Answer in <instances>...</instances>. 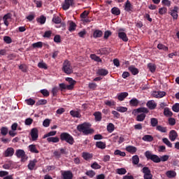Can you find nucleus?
Segmentation results:
<instances>
[{"instance_id": "obj_56", "label": "nucleus", "mask_w": 179, "mask_h": 179, "mask_svg": "<svg viewBox=\"0 0 179 179\" xmlns=\"http://www.w3.org/2000/svg\"><path fill=\"white\" fill-rule=\"evenodd\" d=\"M3 41L6 44H10L12 43V38H10V36H3Z\"/></svg>"}, {"instance_id": "obj_18", "label": "nucleus", "mask_w": 179, "mask_h": 179, "mask_svg": "<svg viewBox=\"0 0 179 179\" xmlns=\"http://www.w3.org/2000/svg\"><path fill=\"white\" fill-rule=\"evenodd\" d=\"M11 18H12V14H10V13H8L4 15V16L3 17V20L4 22L5 26H9V22L8 20H9V19H11Z\"/></svg>"}, {"instance_id": "obj_30", "label": "nucleus", "mask_w": 179, "mask_h": 179, "mask_svg": "<svg viewBox=\"0 0 179 179\" xmlns=\"http://www.w3.org/2000/svg\"><path fill=\"white\" fill-rule=\"evenodd\" d=\"M83 157L84 160H90V159H92L93 155L89 153V152H83Z\"/></svg>"}, {"instance_id": "obj_28", "label": "nucleus", "mask_w": 179, "mask_h": 179, "mask_svg": "<svg viewBox=\"0 0 179 179\" xmlns=\"http://www.w3.org/2000/svg\"><path fill=\"white\" fill-rule=\"evenodd\" d=\"M148 68L149 71H150V72H152V73H155V72H156V64H155L153 63H149L148 64Z\"/></svg>"}, {"instance_id": "obj_6", "label": "nucleus", "mask_w": 179, "mask_h": 179, "mask_svg": "<svg viewBox=\"0 0 179 179\" xmlns=\"http://www.w3.org/2000/svg\"><path fill=\"white\" fill-rule=\"evenodd\" d=\"M15 156L18 159H21V162H25L28 159L27 155H26V152L23 150H17L15 152Z\"/></svg>"}, {"instance_id": "obj_49", "label": "nucleus", "mask_w": 179, "mask_h": 179, "mask_svg": "<svg viewBox=\"0 0 179 179\" xmlns=\"http://www.w3.org/2000/svg\"><path fill=\"white\" fill-rule=\"evenodd\" d=\"M146 118V115L145 113H141L136 117V121L142 122Z\"/></svg>"}, {"instance_id": "obj_7", "label": "nucleus", "mask_w": 179, "mask_h": 179, "mask_svg": "<svg viewBox=\"0 0 179 179\" xmlns=\"http://www.w3.org/2000/svg\"><path fill=\"white\" fill-rule=\"evenodd\" d=\"M125 29H120L118 30V37L120 40H122V41H124V43H127L128 41V36H127V34L125 32Z\"/></svg>"}, {"instance_id": "obj_17", "label": "nucleus", "mask_w": 179, "mask_h": 179, "mask_svg": "<svg viewBox=\"0 0 179 179\" xmlns=\"http://www.w3.org/2000/svg\"><path fill=\"white\" fill-rule=\"evenodd\" d=\"M146 106L150 110H155L157 107V103L154 100H151L147 102Z\"/></svg>"}, {"instance_id": "obj_39", "label": "nucleus", "mask_w": 179, "mask_h": 179, "mask_svg": "<svg viewBox=\"0 0 179 179\" xmlns=\"http://www.w3.org/2000/svg\"><path fill=\"white\" fill-rule=\"evenodd\" d=\"M133 113H149V110L146 108H138L134 110Z\"/></svg>"}, {"instance_id": "obj_59", "label": "nucleus", "mask_w": 179, "mask_h": 179, "mask_svg": "<svg viewBox=\"0 0 179 179\" xmlns=\"http://www.w3.org/2000/svg\"><path fill=\"white\" fill-rule=\"evenodd\" d=\"M95 121H101V113H94Z\"/></svg>"}, {"instance_id": "obj_4", "label": "nucleus", "mask_w": 179, "mask_h": 179, "mask_svg": "<svg viewBox=\"0 0 179 179\" xmlns=\"http://www.w3.org/2000/svg\"><path fill=\"white\" fill-rule=\"evenodd\" d=\"M145 157H146L147 160H151L154 163H160L162 159L159 157L157 155L152 154V152L148 150L144 154Z\"/></svg>"}, {"instance_id": "obj_46", "label": "nucleus", "mask_w": 179, "mask_h": 179, "mask_svg": "<svg viewBox=\"0 0 179 179\" xmlns=\"http://www.w3.org/2000/svg\"><path fill=\"white\" fill-rule=\"evenodd\" d=\"M150 124H151V127H157V124H159V120H157V119L152 117L150 119Z\"/></svg>"}, {"instance_id": "obj_36", "label": "nucleus", "mask_w": 179, "mask_h": 179, "mask_svg": "<svg viewBox=\"0 0 179 179\" xmlns=\"http://www.w3.org/2000/svg\"><path fill=\"white\" fill-rule=\"evenodd\" d=\"M47 18L44 15H41L39 18L36 19V22H38V23H40V24H44Z\"/></svg>"}, {"instance_id": "obj_19", "label": "nucleus", "mask_w": 179, "mask_h": 179, "mask_svg": "<svg viewBox=\"0 0 179 179\" xmlns=\"http://www.w3.org/2000/svg\"><path fill=\"white\" fill-rule=\"evenodd\" d=\"M96 73L99 75V76H107L108 71L106 69H99L96 71Z\"/></svg>"}, {"instance_id": "obj_54", "label": "nucleus", "mask_w": 179, "mask_h": 179, "mask_svg": "<svg viewBox=\"0 0 179 179\" xmlns=\"http://www.w3.org/2000/svg\"><path fill=\"white\" fill-rule=\"evenodd\" d=\"M40 93H41L44 97H48V96H50V92L46 89L41 90Z\"/></svg>"}, {"instance_id": "obj_21", "label": "nucleus", "mask_w": 179, "mask_h": 179, "mask_svg": "<svg viewBox=\"0 0 179 179\" xmlns=\"http://www.w3.org/2000/svg\"><path fill=\"white\" fill-rule=\"evenodd\" d=\"M129 105L131 107H138L139 105V100H138L136 98H133L129 101Z\"/></svg>"}, {"instance_id": "obj_60", "label": "nucleus", "mask_w": 179, "mask_h": 179, "mask_svg": "<svg viewBox=\"0 0 179 179\" xmlns=\"http://www.w3.org/2000/svg\"><path fill=\"white\" fill-rule=\"evenodd\" d=\"M172 110L174 113H179V103H176L172 106Z\"/></svg>"}, {"instance_id": "obj_27", "label": "nucleus", "mask_w": 179, "mask_h": 179, "mask_svg": "<svg viewBox=\"0 0 179 179\" xmlns=\"http://www.w3.org/2000/svg\"><path fill=\"white\" fill-rule=\"evenodd\" d=\"M47 141L52 143H58L59 142V138L58 137H48Z\"/></svg>"}, {"instance_id": "obj_51", "label": "nucleus", "mask_w": 179, "mask_h": 179, "mask_svg": "<svg viewBox=\"0 0 179 179\" xmlns=\"http://www.w3.org/2000/svg\"><path fill=\"white\" fill-rule=\"evenodd\" d=\"M58 92H59V88L58 87H55L52 90V94L53 97H55L58 94Z\"/></svg>"}, {"instance_id": "obj_41", "label": "nucleus", "mask_w": 179, "mask_h": 179, "mask_svg": "<svg viewBox=\"0 0 179 179\" xmlns=\"http://www.w3.org/2000/svg\"><path fill=\"white\" fill-rule=\"evenodd\" d=\"M90 58L92 59L96 62H103V60H101V59L99 56H97L94 54L91 55Z\"/></svg>"}, {"instance_id": "obj_52", "label": "nucleus", "mask_w": 179, "mask_h": 179, "mask_svg": "<svg viewBox=\"0 0 179 179\" xmlns=\"http://www.w3.org/2000/svg\"><path fill=\"white\" fill-rule=\"evenodd\" d=\"M88 87L91 90H96V89H97V84H96V83H90Z\"/></svg>"}, {"instance_id": "obj_16", "label": "nucleus", "mask_w": 179, "mask_h": 179, "mask_svg": "<svg viewBox=\"0 0 179 179\" xmlns=\"http://www.w3.org/2000/svg\"><path fill=\"white\" fill-rule=\"evenodd\" d=\"M170 15L173 17V19L178 18V7L174 6L173 9L171 10Z\"/></svg>"}, {"instance_id": "obj_47", "label": "nucleus", "mask_w": 179, "mask_h": 179, "mask_svg": "<svg viewBox=\"0 0 179 179\" xmlns=\"http://www.w3.org/2000/svg\"><path fill=\"white\" fill-rule=\"evenodd\" d=\"M158 50H162L163 51H169V47L163 45V43H159L157 45Z\"/></svg>"}, {"instance_id": "obj_31", "label": "nucleus", "mask_w": 179, "mask_h": 179, "mask_svg": "<svg viewBox=\"0 0 179 179\" xmlns=\"http://www.w3.org/2000/svg\"><path fill=\"white\" fill-rule=\"evenodd\" d=\"M126 150L129 152V153H136L138 149H136V147L129 145L126 148Z\"/></svg>"}, {"instance_id": "obj_43", "label": "nucleus", "mask_w": 179, "mask_h": 179, "mask_svg": "<svg viewBox=\"0 0 179 179\" xmlns=\"http://www.w3.org/2000/svg\"><path fill=\"white\" fill-rule=\"evenodd\" d=\"M69 30L70 31H75V30H76V24L73 22H71L69 23Z\"/></svg>"}, {"instance_id": "obj_32", "label": "nucleus", "mask_w": 179, "mask_h": 179, "mask_svg": "<svg viewBox=\"0 0 179 179\" xmlns=\"http://www.w3.org/2000/svg\"><path fill=\"white\" fill-rule=\"evenodd\" d=\"M177 176V173L174 171H168L166 172V177L169 178H174Z\"/></svg>"}, {"instance_id": "obj_10", "label": "nucleus", "mask_w": 179, "mask_h": 179, "mask_svg": "<svg viewBox=\"0 0 179 179\" xmlns=\"http://www.w3.org/2000/svg\"><path fill=\"white\" fill-rule=\"evenodd\" d=\"M15 155V149L13 148H8L3 152L4 157H12Z\"/></svg>"}, {"instance_id": "obj_24", "label": "nucleus", "mask_w": 179, "mask_h": 179, "mask_svg": "<svg viewBox=\"0 0 179 179\" xmlns=\"http://www.w3.org/2000/svg\"><path fill=\"white\" fill-rule=\"evenodd\" d=\"M29 152H31V153H40V151L37 150V147L36 146V145H33V144L29 145Z\"/></svg>"}, {"instance_id": "obj_44", "label": "nucleus", "mask_w": 179, "mask_h": 179, "mask_svg": "<svg viewBox=\"0 0 179 179\" xmlns=\"http://www.w3.org/2000/svg\"><path fill=\"white\" fill-rule=\"evenodd\" d=\"M162 142H164V143H165V145H166V146H168V148H173V143H171V142H170L169 138H164L162 139Z\"/></svg>"}, {"instance_id": "obj_26", "label": "nucleus", "mask_w": 179, "mask_h": 179, "mask_svg": "<svg viewBox=\"0 0 179 179\" xmlns=\"http://www.w3.org/2000/svg\"><path fill=\"white\" fill-rule=\"evenodd\" d=\"M36 163H37V159L30 161L28 164V169L29 170H34V167H36Z\"/></svg>"}, {"instance_id": "obj_22", "label": "nucleus", "mask_w": 179, "mask_h": 179, "mask_svg": "<svg viewBox=\"0 0 179 179\" xmlns=\"http://www.w3.org/2000/svg\"><path fill=\"white\" fill-rule=\"evenodd\" d=\"M126 97H128V92H121L117 95V99L120 101H124Z\"/></svg>"}, {"instance_id": "obj_11", "label": "nucleus", "mask_w": 179, "mask_h": 179, "mask_svg": "<svg viewBox=\"0 0 179 179\" xmlns=\"http://www.w3.org/2000/svg\"><path fill=\"white\" fill-rule=\"evenodd\" d=\"M32 141H37L38 139V129L37 128H33L30 133Z\"/></svg>"}, {"instance_id": "obj_55", "label": "nucleus", "mask_w": 179, "mask_h": 179, "mask_svg": "<svg viewBox=\"0 0 179 179\" xmlns=\"http://www.w3.org/2000/svg\"><path fill=\"white\" fill-rule=\"evenodd\" d=\"M34 48H43V42H37L32 44Z\"/></svg>"}, {"instance_id": "obj_40", "label": "nucleus", "mask_w": 179, "mask_h": 179, "mask_svg": "<svg viewBox=\"0 0 179 179\" xmlns=\"http://www.w3.org/2000/svg\"><path fill=\"white\" fill-rule=\"evenodd\" d=\"M52 22H53V23H55V24H59L61 22H62V20L61 19V17L55 15L52 20Z\"/></svg>"}, {"instance_id": "obj_12", "label": "nucleus", "mask_w": 179, "mask_h": 179, "mask_svg": "<svg viewBox=\"0 0 179 179\" xmlns=\"http://www.w3.org/2000/svg\"><path fill=\"white\" fill-rule=\"evenodd\" d=\"M166 94V92L164 91H154L152 92L153 97H155L156 99H162V97H164Z\"/></svg>"}, {"instance_id": "obj_64", "label": "nucleus", "mask_w": 179, "mask_h": 179, "mask_svg": "<svg viewBox=\"0 0 179 179\" xmlns=\"http://www.w3.org/2000/svg\"><path fill=\"white\" fill-rule=\"evenodd\" d=\"M167 13V8L162 7L159 9V15H164V13Z\"/></svg>"}, {"instance_id": "obj_33", "label": "nucleus", "mask_w": 179, "mask_h": 179, "mask_svg": "<svg viewBox=\"0 0 179 179\" xmlns=\"http://www.w3.org/2000/svg\"><path fill=\"white\" fill-rule=\"evenodd\" d=\"M116 173L120 176H124V174H127V169H125V168H120L116 169Z\"/></svg>"}, {"instance_id": "obj_1", "label": "nucleus", "mask_w": 179, "mask_h": 179, "mask_svg": "<svg viewBox=\"0 0 179 179\" xmlns=\"http://www.w3.org/2000/svg\"><path fill=\"white\" fill-rule=\"evenodd\" d=\"M78 132H82L83 135H92L94 134V129L92 128V124L89 122H84L77 126Z\"/></svg>"}, {"instance_id": "obj_53", "label": "nucleus", "mask_w": 179, "mask_h": 179, "mask_svg": "<svg viewBox=\"0 0 179 179\" xmlns=\"http://www.w3.org/2000/svg\"><path fill=\"white\" fill-rule=\"evenodd\" d=\"M133 164H139V157L138 155H134L132 157Z\"/></svg>"}, {"instance_id": "obj_25", "label": "nucleus", "mask_w": 179, "mask_h": 179, "mask_svg": "<svg viewBox=\"0 0 179 179\" xmlns=\"http://www.w3.org/2000/svg\"><path fill=\"white\" fill-rule=\"evenodd\" d=\"M154 138L152 135H145L142 138V141H144V142H153Z\"/></svg>"}, {"instance_id": "obj_13", "label": "nucleus", "mask_w": 179, "mask_h": 179, "mask_svg": "<svg viewBox=\"0 0 179 179\" xmlns=\"http://www.w3.org/2000/svg\"><path fill=\"white\" fill-rule=\"evenodd\" d=\"M124 10L126 12H134V6L131 3L129 0H127L124 3Z\"/></svg>"}, {"instance_id": "obj_14", "label": "nucleus", "mask_w": 179, "mask_h": 179, "mask_svg": "<svg viewBox=\"0 0 179 179\" xmlns=\"http://www.w3.org/2000/svg\"><path fill=\"white\" fill-rule=\"evenodd\" d=\"M62 176L64 179H73V173L71 171H64Z\"/></svg>"}, {"instance_id": "obj_37", "label": "nucleus", "mask_w": 179, "mask_h": 179, "mask_svg": "<svg viewBox=\"0 0 179 179\" xmlns=\"http://www.w3.org/2000/svg\"><path fill=\"white\" fill-rule=\"evenodd\" d=\"M156 129L157 131L162 132L163 134H166V132H167V127H164L163 126L158 125L157 126Z\"/></svg>"}, {"instance_id": "obj_48", "label": "nucleus", "mask_w": 179, "mask_h": 179, "mask_svg": "<svg viewBox=\"0 0 179 179\" xmlns=\"http://www.w3.org/2000/svg\"><path fill=\"white\" fill-rule=\"evenodd\" d=\"M116 110L120 113H127V111H128V108L124 106H117L116 107Z\"/></svg>"}, {"instance_id": "obj_2", "label": "nucleus", "mask_w": 179, "mask_h": 179, "mask_svg": "<svg viewBox=\"0 0 179 179\" xmlns=\"http://www.w3.org/2000/svg\"><path fill=\"white\" fill-rule=\"evenodd\" d=\"M66 82H69V85H66L65 83H60L59 85L60 90L62 92V90H72L73 87H75V85H76V81L73 80L72 78H66Z\"/></svg>"}, {"instance_id": "obj_5", "label": "nucleus", "mask_w": 179, "mask_h": 179, "mask_svg": "<svg viewBox=\"0 0 179 179\" xmlns=\"http://www.w3.org/2000/svg\"><path fill=\"white\" fill-rule=\"evenodd\" d=\"M62 71L66 75H71V73H73V69L72 68V65H71V62L69 60H65L63 63Z\"/></svg>"}, {"instance_id": "obj_58", "label": "nucleus", "mask_w": 179, "mask_h": 179, "mask_svg": "<svg viewBox=\"0 0 179 179\" xmlns=\"http://www.w3.org/2000/svg\"><path fill=\"white\" fill-rule=\"evenodd\" d=\"M92 169H94V170H99L101 169V166H100L97 162H94L91 165Z\"/></svg>"}, {"instance_id": "obj_50", "label": "nucleus", "mask_w": 179, "mask_h": 179, "mask_svg": "<svg viewBox=\"0 0 179 179\" xmlns=\"http://www.w3.org/2000/svg\"><path fill=\"white\" fill-rule=\"evenodd\" d=\"M85 174H86V176L90 177V178H93V177H94V176H96V172H94V171H93V170H90V171H87L85 173Z\"/></svg>"}, {"instance_id": "obj_3", "label": "nucleus", "mask_w": 179, "mask_h": 179, "mask_svg": "<svg viewBox=\"0 0 179 179\" xmlns=\"http://www.w3.org/2000/svg\"><path fill=\"white\" fill-rule=\"evenodd\" d=\"M60 141L62 142H66L69 145H73L75 143V139L73 136L71 135L69 133L63 132L60 134Z\"/></svg>"}, {"instance_id": "obj_38", "label": "nucleus", "mask_w": 179, "mask_h": 179, "mask_svg": "<svg viewBox=\"0 0 179 179\" xmlns=\"http://www.w3.org/2000/svg\"><path fill=\"white\" fill-rule=\"evenodd\" d=\"M96 146L99 148V149H106V144L105 143H103V141H97L96 143Z\"/></svg>"}, {"instance_id": "obj_45", "label": "nucleus", "mask_w": 179, "mask_h": 179, "mask_svg": "<svg viewBox=\"0 0 179 179\" xmlns=\"http://www.w3.org/2000/svg\"><path fill=\"white\" fill-rule=\"evenodd\" d=\"M57 135V131H52L43 136V139L45 138H50V136H55Z\"/></svg>"}, {"instance_id": "obj_63", "label": "nucleus", "mask_w": 179, "mask_h": 179, "mask_svg": "<svg viewBox=\"0 0 179 179\" xmlns=\"http://www.w3.org/2000/svg\"><path fill=\"white\" fill-rule=\"evenodd\" d=\"M89 11L85 10L83 13L80 14L81 19H86L89 16Z\"/></svg>"}, {"instance_id": "obj_15", "label": "nucleus", "mask_w": 179, "mask_h": 179, "mask_svg": "<svg viewBox=\"0 0 179 179\" xmlns=\"http://www.w3.org/2000/svg\"><path fill=\"white\" fill-rule=\"evenodd\" d=\"M178 137V134H177V131L176 130H171L169 132V139L171 141V142H174L176 139Z\"/></svg>"}, {"instance_id": "obj_62", "label": "nucleus", "mask_w": 179, "mask_h": 179, "mask_svg": "<svg viewBox=\"0 0 179 179\" xmlns=\"http://www.w3.org/2000/svg\"><path fill=\"white\" fill-rule=\"evenodd\" d=\"M107 130L111 133L114 131V124L113 123H109L107 126Z\"/></svg>"}, {"instance_id": "obj_57", "label": "nucleus", "mask_w": 179, "mask_h": 179, "mask_svg": "<svg viewBox=\"0 0 179 179\" xmlns=\"http://www.w3.org/2000/svg\"><path fill=\"white\" fill-rule=\"evenodd\" d=\"M47 104V99H39L36 102V106H44Z\"/></svg>"}, {"instance_id": "obj_42", "label": "nucleus", "mask_w": 179, "mask_h": 179, "mask_svg": "<svg viewBox=\"0 0 179 179\" xmlns=\"http://www.w3.org/2000/svg\"><path fill=\"white\" fill-rule=\"evenodd\" d=\"M25 103L27 106H34L36 104V101L31 98L25 99Z\"/></svg>"}, {"instance_id": "obj_34", "label": "nucleus", "mask_w": 179, "mask_h": 179, "mask_svg": "<svg viewBox=\"0 0 179 179\" xmlns=\"http://www.w3.org/2000/svg\"><path fill=\"white\" fill-rule=\"evenodd\" d=\"M12 164H13V162L8 161L3 165V169L5 170H9L12 167Z\"/></svg>"}, {"instance_id": "obj_8", "label": "nucleus", "mask_w": 179, "mask_h": 179, "mask_svg": "<svg viewBox=\"0 0 179 179\" xmlns=\"http://www.w3.org/2000/svg\"><path fill=\"white\" fill-rule=\"evenodd\" d=\"M71 6H75V0H65L62 8L64 10H68Z\"/></svg>"}, {"instance_id": "obj_23", "label": "nucleus", "mask_w": 179, "mask_h": 179, "mask_svg": "<svg viewBox=\"0 0 179 179\" xmlns=\"http://www.w3.org/2000/svg\"><path fill=\"white\" fill-rule=\"evenodd\" d=\"M111 13L112 15H115V16H120L121 15V10L118 7H113L111 9Z\"/></svg>"}, {"instance_id": "obj_61", "label": "nucleus", "mask_w": 179, "mask_h": 179, "mask_svg": "<svg viewBox=\"0 0 179 179\" xmlns=\"http://www.w3.org/2000/svg\"><path fill=\"white\" fill-rule=\"evenodd\" d=\"M168 121H169V125H171V127H174V125H176V119L173 117H169L168 119Z\"/></svg>"}, {"instance_id": "obj_29", "label": "nucleus", "mask_w": 179, "mask_h": 179, "mask_svg": "<svg viewBox=\"0 0 179 179\" xmlns=\"http://www.w3.org/2000/svg\"><path fill=\"white\" fill-rule=\"evenodd\" d=\"M103 36V31L101 30H95L93 34L94 38H99Z\"/></svg>"}, {"instance_id": "obj_20", "label": "nucleus", "mask_w": 179, "mask_h": 179, "mask_svg": "<svg viewBox=\"0 0 179 179\" xmlns=\"http://www.w3.org/2000/svg\"><path fill=\"white\" fill-rule=\"evenodd\" d=\"M129 71L132 75H138L139 73V69H136L134 65L129 66Z\"/></svg>"}, {"instance_id": "obj_9", "label": "nucleus", "mask_w": 179, "mask_h": 179, "mask_svg": "<svg viewBox=\"0 0 179 179\" xmlns=\"http://www.w3.org/2000/svg\"><path fill=\"white\" fill-rule=\"evenodd\" d=\"M141 171L144 174L143 176L144 179L153 177V175H152V172L150 171V169H149V167L144 166L142 169Z\"/></svg>"}, {"instance_id": "obj_35", "label": "nucleus", "mask_w": 179, "mask_h": 179, "mask_svg": "<svg viewBox=\"0 0 179 179\" xmlns=\"http://www.w3.org/2000/svg\"><path fill=\"white\" fill-rule=\"evenodd\" d=\"M114 155H115V156H121L122 157H125V156H127V154L125 153V152H122L120 150H116L114 152Z\"/></svg>"}]
</instances>
